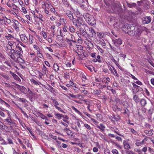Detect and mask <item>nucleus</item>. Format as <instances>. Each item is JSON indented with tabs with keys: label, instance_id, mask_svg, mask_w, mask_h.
Masks as SVG:
<instances>
[{
	"label": "nucleus",
	"instance_id": "5701e85b",
	"mask_svg": "<svg viewBox=\"0 0 154 154\" xmlns=\"http://www.w3.org/2000/svg\"><path fill=\"white\" fill-rule=\"evenodd\" d=\"M5 122L8 123V124L11 125L13 124V122L11 119L9 117H8L7 119H5Z\"/></svg>",
	"mask_w": 154,
	"mask_h": 154
},
{
	"label": "nucleus",
	"instance_id": "49530a36",
	"mask_svg": "<svg viewBox=\"0 0 154 154\" xmlns=\"http://www.w3.org/2000/svg\"><path fill=\"white\" fill-rule=\"evenodd\" d=\"M5 18L6 19V20H4V22H6V23H8L10 24L11 23V20L10 19L7 18L6 17H5Z\"/></svg>",
	"mask_w": 154,
	"mask_h": 154
},
{
	"label": "nucleus",
	"instance_id": "a18cd8bd",
	"mask_svg": "<svg viewBox=\"0 0 154 154\" xmlns=\"http://www.w3.org/2000/svg\"><path fill=\"white\" fill-rule=\"evenodd\" d=\"M66 130V133L68 135H71V134L72 133V132L70 130H69V129L66 128L64 129V130Z\"/></svg>",
	"mask_w": 154,
	"mask_h": 154
},
{
	"label": "nucleus",
	"instance_id": "39448f33",
	"mask_svg": "<svg viewBox=\"0 0 154 154\" xmlns=\"http://www.w3.org/2000/svg\"><path fill=\"white\" fill-rule=\"evenodd\" d=\"M86 29L88 28L89 29V35L91 37H93L94 36H95L96 35V31L92 27L89 28L88 26L85 24V28Z\"/></svg>",
	"mask_w": 154,
	"mask_h": 154
},
{
	"label": "nucleus",
	"instance_id": "052dcab7",
	"mask_svg": "<svg viewBox=\"0 0 154 154\" xmlns=\"http://www.w3.org/2000/svg\"><path fill=\"white\" fill-rule=\"evenodd\" d=\"M6 38L8 40H10L11 38H13V36L11 34H8L7 36H6Z\"/></svg>",
	"mask_w": 154,
	"mask_h": 154
},
{
	"label": "nucleus",
	"instance_id": "69168bd1",
	"mask_svg": "<svg viewBox=\"0 0 154 154\" xmlns=\"http://www.w3.org/2000/svg\"><path fill=\"white\" fill-rule=\"evenodd\" d=\"M45 75V74H44L42 72H39L38 73L39 77L41 79H43V77H42L44 75Z\"/></svg>",
	"mask_w": 154,
	"mask_h": 154
},
{
	"label": "nucleus",
	"instance_id": "7ed1b4c3",
	"mask_svg": "<svg viewBox=\"0 0 154 154\" xmlns=\"http://www.w3.org/2000/svg\"><path fill=\"white\" fill-rule=\"evenodd\" d=\"M134 26H130L128 24H125L122 27V29L126 33L129 35V32H131V30H134Z\"/></svg>",
	"mask_w": 154,
	"mask_h": 154
},
{
	"label": "nucleus",
	"instance_id": "a19ab883",
	"mask_svg": "<svg viewBox=\"0 0 154 154\" xmlns=\"http://www.w3.org/2000/svg\"><path fill=\"white\" fill-rule=\"evenodd\" d=\"M72 108L77 113H78L79 114L81 115H82L81 113L76 108H75L74 106H72Z\"/></svg>",
	"mask_w": 154,
	"mask_h": 154
},
{
	"label": "nucleus",
	"instance_id": "b1692460",
	"mask_svg": "<svg viewBox=\"0 0 154 154\" xmlns=\"http://www.w3.org/2000/svg\"><path fill=\"white\" fill-rule=\"evenodd\" d=\"M98 33V32H97ZM97 35L99 38L102 39L103 38H105L106 36V34L103 32H100L98 33Z\"/></svg>",
	"mask_w": 154,
	"mask_h": 154
},
{
	"label": "nucleus",
	"instance_id": "09e8293b",
	"mask_svg": "<svg viewBox=\"0 0 154 154\" xmlns=\"http://www.w3.org/2000/svg\"><path fill=\"white\" fill-rule=\"evenodd\" d=\"M133 99L136 102H137L139 100V98L138 97V96L136 95H134V96Z\"/></svg>",
	"mask_w": 154,
	"mask_h": 154
},
{
	"label": "nucleus",
	"instance_id": "f03ea898",
	"mask_svg": "<svg viewBox=\"0 0 154 154\" xmlns=\"http://www.w3.org/2000/svg\"><path fill=\"white\" fill-rule=\"evenodd\" d=\"M72 22L73 24L76 26L77 27H80L81 25L84 26L85 27V25L83 23V21L82 18L79 17L77 19L75 18H74L73 20H72Z\"/></svg>",
	"mask_w": 154,
	"mask_h": 154
},
{
	"label": "nucleus",
	"instance_id": "7c9ffc66",
	"mask_svg": "<svg viewBox=\"0 0 154 154\" xmlns=\"http://www.w3.org/2000/svg\"><path fill=\"white\" fill-rule=\"evenodd\" d=\"M53 69L54 70L57 72L59 70V68L58 65L57 64H54L53 65Z\"/></svg>",
	"mask_w": 154,
	"mask_h": 154
},
{
	"label": "nucleus",
	"instance_id": "bf43d9fd",
	"mask_svg": "<svg viewBox=\"0 0 154 154\" xmlns=\"http://www.w3.org/2000/svg\"><path fill=\"white\" fill-rule=\"evenodd\" d=\"M112 152L113 154H119L118 151L116 149H113L112 150Z\"/></svg>",
	"mask_w": 154,
	"mask_h": 154
},
{
	"label": "nucleus",
	"instance_id": "72a5a7b5",
	"mask_svg": "<svg viewBox=\"0 0 154 154\" xmlns=\"http://www.w3.org/2000/svg\"><path fill=\"white\" fill-rule=\"evenodd\" d=\"M140 104L142 106H144L146 104V101L144 99H142L140 100Z\"/></svg>",
	"mask_w": 154,
	"mask_h": 154
},
{
	"label": "nucleus",
	"instance_id": "393cba45",
	"mask_svg": "<svg viewBox=\"0 0 154 154\" xmlns=\"http://www.w3.org/2000/svg\"><path fill=\"white\" fill-rule=\"evenodd\" d=\"M23 57H18L17 58V60L19 63H24L25 61L24 59L22 58Z\"/></svg>",
	"mask_w": 154,
	"mask_h": 154
},
{
	"label": "nucleus",
	"instance_id": "c9c22d12",
	"mask_svg": "<svg viewBox=\"0 0 154 154\" xmlns=\"http://www.w3.org/2000/svg\"><path fill=\"white\" fill-rule=\"evenodd\" d=\"M55 115L58 119H60L62 117H64L63 115L59 113H55Z\"/></svg>",
	"mask_w": 154,
	"mask_h": 154
},
{
	"label": "nucleus",
	"instance_id": "423d86ee",
	"mask_svg": "<svg viewBox=\"0 0 154 154\" xmlns=\"http://www.w3.org/2000/svg\"><path fill=\"white\" fill-rule=\"evenodd\" d=\"M112 43L115 46H118L122 44V41L119 38H113L112 40Z\"/></svg>",
	"mask_w": 154,
	"mask_h": 154
},
{
	"label": "nucleus",
	"instance_id": "79ce46f5",
	"mask_svg": "<svg viewBox=\"0 0 154 154\" xmlns=\"http://www.w3.org/2000/svg\"><path fill=\"white\" fill-rule=\"evenodd\" d=\"M38 113L39 114V115H38V116L40 117L42 119H45L46 118H45L46 116H45L43 114L40 112H38Z\"/></svg>",
	"mask_w": 154,
	"mask_h": 154
},
{
	"label": "nucleus",
	"instance_id": "4c0bfd02",
	"mask_svg": "<svg viewBox=\"0 0 154 154\" xmlns=\"http://www.w3.org/2000/svg\"><path fill=\"white\" fill-rule=\"evenodd\" d=\"M144 127L146 129H150L151 125L147 123H145L144 125Z\"/></svg>",
	"mask_w": 154,
	"mask_h": 154
},
{
	"label": "nucleus",
	"instance_id": "c85d7f7f",
	"mask_svg": "<svg viewBox=\"0 0 154 154\" xmlns=\"http://www.w3.org/2000/svg\"><path fill=\"white\" fill-rule=\"evenodd\" d=\"M124 147L125 149L128 150L130 148V146L129 144L127 143H125L123 142Z\"/></svg>",
	"mask_w": 154,
	"mask_h": 154
},
{
	"label": "nucleus",
	"instance_id": "e433bc0d",
	"mask_svg": "<svg viewBox=\"0 0 154 154\" xmlns=\"http://www.w3.org/2000/svg\"><path fill=\"white\" fill-rule=\"evenodd\" d=\"M31 82L35 85H39L40 84V82L38 81H37L34 79L31 80Z\"/></svg>",
	"mask_w": 154,
	"mask_h": 154
},
{
	"label": "nucleus",
	"instance_id": "603ef678",
	"mask_svg": "<svg viewBox=\"0 0 154 154\" xmlns=\"http://www.w3.org/2000/svg\"><path fill=\"white\" fill-rule=\"evenodd\" d=\"M42 72L44 74L46 75L47 74L48 72V71L47 68L42 69Z\"/></svg>",
	"mask_w": 154,
	"mask_h": 154
},
{
	"label": "nucleus",
	"instance_id": "8fccbe9b",
	"mask_svg": "<svg viewBox=\"0 0 154 154\" xmlns=\"http://www.w3.org/2000/svg\"><path fill=\"white\" fill-rule=\"evenodd\" d=\"M77 120H78V121L76 122L77 124L78 127H79V128H80L81 127V125L80 122H82V123L83 124L84 123L81 120H79L78 119H77Z\"/></svg>",
	"mask_w": 154,
	"mask_h": 154
},
{
	"label": "nucleus",
	"instance_id": "aec40b11",
	"mask_svg": "<svg viewBox=\"0 0 154 154\" xmlns=\"http://www.w3.org/2000/svg\"><path fill=\"white\" fill-rule=\"evenodd\" d=\"M69 30L71 32L73 33L75 32L76 31V30L74 27L72 25L69 26Z\"/></svg>",
	"mask_w": 154,
	"mask_h": 154
},
{
	"label": "nucleus",
	"instance_id": "a211bd4d",
	"mask_svg": "<svg viewBox=\"0 0 154 154\" xmlns=\"http://www.w3.org/2000/svg\"><path fill=\"white\" fill-rule=\"evenodd\" d=\"M28 93L29 96L31 97V98H33L35 97V95H36L35 93H33L32 91L30 90L29 88H28Z\"/></svg>",
	"mask_w": 154,
	"mask_h": 154
},
{
	"label": "nucleus",
	"instance_id": "2eb2a0df",
	"mask_svg": "<svg viewBox=\"0 0 154 154\" xmlns=\"http://www.w3.org/2000/svg\"><path fill=\"white\" fill-rule=\"evenodd\" d=\"M151 20V18L149 17H146L144 18L143 22L144 23L148 24L149 23Z\"/></svg>",
	"mask_w": 154,
	"mask_h": 154
},
{
	"label": "nucleus",
	"instance_id": "e2e57ef3",
	"mask_svg": "<svg viewBox=\"0 0 154 154\" xmlns=\"http://www.w3.org/2000/svg\"><path fill=\"white\" fill-rule=\"evenodd\" d=\"M94 92L95 94L99 95L100 94V93H101V91L100 90H95L94 91Z\"/></svg>",
	"mask_w": 154,
	"mask_h": 154
},
{
	"label": "nucleus",
	"instance_id": "37998d69",
	"mask_svg": "<svg viewBox=\"0 0 154 154\" xmlns=\"http://www.w3.org/2000/svg\"><path fill=\"white\" fill-rule=\"evenodd\" d=\"M62 2L63 4L66 5L67 7L69 8L70 7V6L69 5L68 3L66 0H62Z\"/></svg>",
	"mask_w": 154,
	"mask_h": 154
},
{
	"label": "nucleus",
	"instance_id": "5fc2aeb1",
	"mask_svg": "<svg viewBox=\"0 0 154 154\" xmlns=\"http://www.w3.org/2000/svg\"><path fill=\"white\" fill-rule=\"evenodd\" d=\"M7 140L8 141V143L10 144H13V142L12 139L10 138H7Z\"/></svg>",
	"mask_w": 154,
	"mask_h": 154
},
{
	"label": "nucleus",
	"instance_id": "ea45409f",
	"mask_svg": "<svg viewBox=\"0 0 154 154\" xmlns=\"http://www.w3.org/2000/svg\"><path fill=\"white\" fill-rule=\"evenodd\" d=\"M72 108L77 113H78L79 114L81 115H82L81 113L76 108H75L74 106H72Z\"/></svg>",
	"mask_w": 154,
	"mask_h": 154
},
{
	"label": "nucleus",
	"instance_id": "58836bf2",
	"mask_svg": "<svg viewBox=\"0 0 154 154\" xmlns=\"http://www.w3.org/2000/svg\"><path fill=\"white\" fill-rule=\"evenodd\" d=\"M84 127L87 129L88 130H90L91 129V127L90 125L86 123H83Z\"/></svg>",
	"mask_w": 154,
	"mask_h": 154
},
{
	"label": "nucleus",
	"instance_id": "4468645a",
	"mask_svg": "<svg viewBox=\"0 0 154 154\" xmlns=\"http://www.w3.org/2000/svg\"><path fill=\"white\" fill-rule=\"evenodd\" d=\"M74 38V35L69 32L67 37L66 38V39L69 41H72L74 42H76L75 41L73 40Z\"/></svg>",
	"mask_w": 154,
	"mask_h": 154
},
{
	"label": "nucleus",
	"instance_id": "680f3d73",
	"mask_svg": "<svg viewBox=\"0 0 154 154\" xmlns=\"http://www.w3.org/2000/svg\"><path fill=\"white\" fill-rule=\"evenodd\" d=\"M85 66L91 72H92V68L93 67L89 65H85Z\"/></svg>",
	"mask_w": 154,
	"mask_h": 154
},
{
	"label": "nucleus",
	"instance_id": "6ab92c4d",
	"mask_svg": "<svg viewBox=\"0 0 154 154\" xmlns=\"http://www.w3.org/2000/svg\"><path fill=\"white\" fill-rule=\"evenodd\" d=\"M79 30L80 31V34L83 35V36L86 35L87 33V32L86 30H85L84 29L82 28V27H80L79 29Z\"/></svg>",
	"mask_w": 154,
	"mask_h": 154
},
{
	"label": "nucleus",
	"instance_id": "13d9d810",
	"mask_svg": "<svg viewBox=\"0 0 154 154\" xmlns=\"http://www.w3.org/2000/svg\"><path fill=\"white\" fill-rule=\"evenodd\" d=\"M100 43L103 47L105 46H106V43L105 41L102 39V40L100 41Z\"/></svg>",
	"mask_w": 154,
	"mask_h": 154
},
{
	"label": "nucleus",
	"instance_id": "bb28decb",
	"mask_svg": "<svg viewBox=\"0 0 154 154\" xmlns=\"http://www.w3.org/2000/svg\"><path fill=\"white\" fill-rule=\"evenodd\" d=\"M51 100L53 101V104L55 107L57 106V105H59L58 102L54 98H51Z\"/></svg>",
	"mask_w": 154,
	"mask_h": 154
},
{
	"label": "nucleus",
	"instance_id": "774afa93",
	"mask_svg": "<svg viewBox=\"0 0 154 154\" xmlns=\"http://www.w3.org/2000/svg\"><path fill=\"white\" fill-rule=\"evenodd\" d=\"M7 6L10 7H14V4H10V3H9V2H8L7 3Z\"/></svg>",
	"mask_w": 154,
	"mask_h": 154
},
{
	"label": "nucleus",
	"instance_id": "f8f14e48",
	"mask_svg": "<svg viewBox=\"0 0 154 154\" xmlns=\"http://www.w3.org/2000/svg\"><path fill=\"white\" fill-rule=\"evenodd\" d=\"M66 14L70 20H73L74 18L73 17V14L71 11L67 10L66 11Z\"/></svg>",
	"mask_w": 154,
	"mask_h": 154
},
{
	"label": "nucleus",
	"instance_id": "f704fd0d",
	"mask_svg": "<svg viewBox=\"0 0 154 154\" xmlns=\"http://www.w3.org/2000/svg\"><path fill=\"white\" fill-rule=\"evenodd\" d=\"M75 48L78 51L79 50H82L83 47L81 45H76L75 46Z\"/></svg>",
	"mask_w": 154,
	"mask_h": 154
},
{
	"label": "nucleus",
	"instance_id": "412c9836",
	"mask_svg": "<svg viewBox=\"0 0 154 154\" xmlns=\"http://www.w3.org/2000/svg\"><path fill=\"white\" fill-rule=\"evenodd\" d=\"M110 59H111V60L115 64L117 65L119 68L120 69H121V66L119 65V64L116 61L115 59L114 58L112 57V56L111 57H110Z\"/></svg>",
	"mask_w": 154,
	"mask_h": 154
},
{
	"label": "nucleus",
	"instance_id": "dca6fc26",
	"mask_svg": "<svg viewBox=\"0 0 154 154\" xmlns=\"http://www.w3.org/2000/svg\"><path fill=\"white\" fill-rule=\"evenodd\" d=\"M18 49L16 50V53L18 55V57H23V56L22 55L23 51L21 48L20 47H18Z\"/></svg>",
	"mask_w": 154,
	"mask_h": 154
},
{
	"label": "nucleus",
	"instance_id": "3c124183",
	"mask_svg": "<svg viewBox=\"0 0 154 154\" xmlns=\"http://www.w3.org/2000/svg\"><path fill=\"white\" fill-rule=\"evenodd\" d=\"M45 118V124L47 125L50 124V120H49L46 117Z\"/></svg>",
	"mask_w": 154,
	"mask_h": 154
},
{
	"label": "nucleus",
	"instance_id": "cd10ccee",
	"mask_svg": "<svg viewBox=\"0 0 154 154\" xmlns=\"http://www.w3.org/2000/svg\"><path fill=\"white\" fill-rule=\"evenodd\" d=\"M97 127L98 128L102 130L103 131H105L104 129L105 128V127L102 124H100V126H97Z\"/></svg>",
	"mask_w": 154,
	"mask_h": 154
},
{
	"label": "nucleus",
	"instance_id": "9d476101",
	"mask_svg": "<svg viewBox=\"0 0 154 154\" xmlns=\"http://www.w3.org/2000/svg\"><path fill=\"white\" fill-rule=\"evenodd\" d=\"M132 83L133 85L132 89L133 92L134 93H136L140 90V89H142L140 86L137 85L134 83Z\"/></svg>",
	"mask_w": 154,
	"mask_h": 154
},
{
	"label": "nucleus",
	"instance_id": "c756f323",
	"mask_svg": "<svg viewBox=\"0 0 154 154\" xmlns=\"http://www.w3.org/2000/svg\"><path fill=\"white\" fill-rule=\"evenodd\" d=\"M69 85L73 87V89L74 90H76V89L77 88L76 86V84L71 81H70L69 82Z\"/></svg>",
	"mask_w": 154,
	"mask_h": 154
},
{
	"label": "nucleus",
	"instance_id": "338daca9",
	"mask_svg": "<svg viewBox=\"0 0 154 154\" xmlns=\"http://www.w3.org/2000/svg\"><path fill=\"white\" fill-rule=\"evenodd\" d=\"M42 34L43 35L44 38L45 39L47 37V35L46 32H42Z\"/></svg>",
	"mask_w": 154,
	"mask_h": 154
},
{
	"label": "nucleus",
	"instance_id": "864d4df0",
	"mask_svg": "<svg viewBox=\"0 0 154 154\" xmlns=\"http://www.w3.org/2000/svg\"><path fill=\"white\" fill-rule=\"evenodd\" d=\"M21 11L23 12L24 14H26L27 13V11L24 6L22 7Z\"/></svg>",
	"mask_w": 154,
	"mask_h": 154
},
{
	"label": "nucleus",
	"instance_id": "a878e982",
	"mask_svg": "<svg viewBox=\"0 0 154 154\" xmlns=\"http://www.w3.org/2000/svg\"><path fill=\"white\" fill-rule=\"evenodd\" d=\"M23 142L25 143V144L27 145V146L28 147H31V144L29 143V141L28 140H26L25 139H23Z\"/></svg>",
	"mask_w": 154,
	"mask_h": 154
},
{
	"label": "nucleus",
	"instance_id": "de8ad7c7",
	"mask_svg": "<svg viewBox=\"0 0 154 154\" xmlns=\"http://www.w3.org/2000/svg\"><path fill=\"white\" fill-rule=\"evenodd\" d=\"M20 110H21V112L24 115L25 117H26L27 119L28 118L29 116L23 110V109H20Z\"/></svg>",
	"mask_w": 154,
	"mask_h": 154
},
{
	"label": "nucleus",
	"instance_id": "ddd939ff",
	"mask_svg": "<svg viewBox=\"0 0 154 154\" xmlns=\"http://www.w3.org/2000/svg\"><path fill=\"white\" fill-rule=\"evenodd\" d=\"M109 47L111 50L115 53L118 54L119 53V51H120V47L119 46H116L117 48L112 47L110 44H109Z\"/></svg>",
	"mask_w": 154,
	"mask_h": 154
},
{
	"label": "nucleus",
	"instance_id": "6e6552de",
	"mask_svg": "<svg viewBox=\"0 0 154 154\" xmlns=\"http://www.w3.org/2000/svg\"><path fill=\"white\" fill-rule=\"evenodd\" d=\"M83 17L85 20L89 23L91 24V22L92 19V17L89 14L85 13L83 14Z\"/></svg>",
	"mask_w": 154,
	"mask_h": 154
},
{
	"label": "nucleus",
	"instance_id": "0eeeda50",
	"mask_svg": "<svg viewBox=\"0 0 154 154\" xmlns=\"http://www.w3.org/2000/svg\"><path fill=\"white\" fill-rule=\"evenodd\" d=\"M13 21L14 23L13 24V27L17 31H18L19 30V26L21 25L18 21L15 20H13Z\"/></svg>",
	"mask_w": 154,
	"mask_h": 154
},
{
	"label": "nucleus",
	"instance_id": "1a4fd4ad",
	"mask_svg": "<svg viewBox=\"0 0 154 154\" xmlns=\"http://www.w3.org/2000/svg\"><path fill=\"white\" fill-rule=\"evenodd\" d=\"M15 87L19 89L22 93L24 94L27 93V89L24 87L22 86H20L18 84H16Z\"/></svg>",
	"mask_w": 154,
	"mask_h": 154
},
{
	"label": "nucleus",
	"instance_id": "6e6d98bb",
	"mask_svg": "<svg viewBox=\"0 0 154 154\" xmlns=\"http://www.w3.org/2000/svg\"><path fill=\"white\" fill-rule=\"evenodd\" d=\"M111 66L112 68L113 69V70L114 71V72H115L114 74H115V75H114L117 76V77H119V75L118 74V73H117V72L116 70V69H115V68H114V67H112V66Z\"/></svg>",
	"mask_w": 154,
	"mask_h": 154
},
{
	"label": "nucleus",
	"instance_id": "f257e3e1",
	"mask_svg": "<svg viewBox=\"0 0 154 154\" xmlns=\"http://www.w3.org/2000/svg\"><path fill=\"white\" fill-rule=\"evenodd\" d=\"M134 30H131V32H129V35L131 36H135L137 38V39L139 40H141V38H140V36L141 33V31L140 28L134 27Z\"/></svg>",
	"mask_w": 154,
	"mask_h": 154
},
{
	"label": "nucleus",
	"instance_id": "f3484780",
	"mask_svg": "<svg viewBox=\"0 0 154 154\" xmlns=\"http://www.w3.org/2000/svg\"><path fill=\"white\" fill-rule=\"evenodd\" d=\"M152 131L153 130L152 129H151L149 131L145 130L144 131V132L146 135L149 136H151L153 134V133L152 132Z\"/></svg>",
	"mask_w": 154,
	"mask_h": 154
},
{
	"label": "nucleus",
	"instance_id": "20e7f679",
	"mask_svg": "<svg viewBox=\"0 0 154 154\" xmlns=\"http://www.w3.org/2000/svg\"><path fill=\"white\" fill-rule=\"evenodd\" d=\"M111 9L112 10V12L117 14L119 12H121L122 10V8L118 4H114L112 6Z\"/></svg>",
	"mask_w": 154,
	"mask_h": 154
},
{
	"label": "nucleus",
	"instance_id": "473e14b6",
	"mask_svg": "<svg viewBox=\"0 0 154 154\" xmlns=\"http://www.w3.org/2000/svg\"><path fill=\"white\" fill-rule=\"evenodd\" d=\"M18 101L22 102L24 103H26V102H28V101L26 99L22 98H19L18 99Z\"/></svg>",
	"mask_w": 154,
	"mask_h": 154
},
{
	"label": "nucleus",
	"instance_id": "4be33fe9",
	"mask_svg": "<svg viewBox=\"0 0 154 154\" xmlns=\"http://www.w3.org/2000/svg\"><path fill=\"white\" fill-rule=\"evenodd\" d=\"M28 42L30 44H32L33 42V36L31 35H29V38L28 39Z\"/></svg>",
	"mask_w": 154,
	"mask_h": 154
},
{
	"label": "nucleus",
	"instance_id": "0e129e2a",
	"mask_svg": "<svg viewBox=\"0 0 154 154\" xmlns=\"http://www.w3.org/2000/svg\"><path fill=\"white\" fill-rule=\"evenodd\" d=\"M1 75L7 80H9V78L8 75L3 74H2Z\"/></svg>",
	"mask_w": 154,
	"mask_h": 154
},
{
	"label": "nucleus",
	"instance_id": "c03bdc74",
	"mask_svg": "<svg viewBox=\"0 0 154 154\" xmlns=\"http://www.w3.org/2000/svg\"><path fill=\"white\" fill-rule=\"evenodd\" d=\"M137 5L135 3H132L131 4H128V7L131 8H132L133 7H135Z\"/></svg>",
	"mask_w": 154,
	"mask_h": 154
},
{
	"label": "nucleus",
	"instance_id": "2f4dec72",
	"mask_svg": "<svg viewBox=\"0 0 154 154\" xmlns=\"http://www.w3.org/2000/svg\"><path fill=\"white\" fill-rule=\"evenodd\" d=\"M68 94L70 97L74 98H79L80 96V95L79 94H77L76 95H75L70 93H69Z\"/></svg>",
	"mask_w": 154,
	"mask_h": 154
},
{
	"label": "nucleus",
	"instance_id": "9b49d317",
	"mask_svg": "<svg viewBox=\"0 0 154 154\" xmlns=\"http://www.w3.org/2000/svg\"><path fill=\"white\" fill-rule=\"evenodd\" d=\"M20 37L21 41L25 43H28V38L24 34L20 35Z\"/></svg>",
	"mask_w": 154,
	"mask_h": 154
},
{
	"label": "nucleus",
	"instance_id": "4d7b16f0",
	"mask_svg": "<svg viewBox=\"0 0 154 154\" xmlns=\"http://www.w3.org/2000/svg\"><path fill=\"white\" fill-rule=\"evenodd\" d=\"M99 136L100 137H101L103 139L105 140H106L107 141V137H106L103 135L102 134H99Z\"/></svg>",
	"mask_w": 154,
	"mask_h": 154
}]
</instances>
